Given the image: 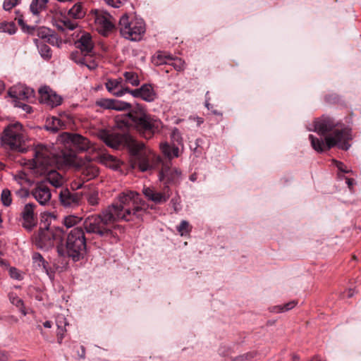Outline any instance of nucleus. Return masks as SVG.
Listing matches in <instances>:
<instances>
[{
	"label": "nucleus",
	"mask_w": 361,
	"mask_h": 361,
	"mask_svg": "<svg viewBox=\"0 0 361 361\" xmlns=\"http://www.w3.org/2000/svg\"><path fill=\"white\" fill-rule=\"evenodd\" d=\"M9 275L12 279L18 281H20L23 279V276L20 271L16 267H11L9 269Z\"/></svg>",
	"instance_id": "obj_45"
},
{
	"label": "nucleus",
	"mask_w": 361,
	"mask_h": 361,
	"mask_svg": "<svg viewBox=\"0 0 361 361\" xmlns=\"http://www.w3.org/2000/svg\"><path fill=\"white\" fill-rule=\"evenodd\" d=\"M20 0H4L3 7L6 11H10L15 7Z\"/></svg>",
	"instance_id": "obj_48"
},
{
	"label": "nucleus",
	"mask_w": 361,
	"mask_h": 361,
	"mask_svg": "<svg viewBox=\"0 0 361 361\" xmlns=\"http://www.w3.org/2000/svg\"><path fill=\"white\" fill-rule=\"evenodd\" d=\"M47 3L48 0H32L30 6V11L34 16H39L45 10Z\"/></svg>",
	"instance_id": "obj_28"
},
{
	"label": "nucleus",
	"mask_w": 361,
	"mask_h": 361,
	"mask_svg": "<svg viewBox=\"0 0 361 361\" xmlns=\"http://www.w3.org/2000/svg\"><path fill=\"white\" fill-rule=\"evenodd\" d=\"M5 88L4 83L0 80V94L4 91Z\"/></svg>",
	"instance_id": "obj_61"
},
{
	"label": "nucleus",
	"mask_w": 361,
	"mask_h": 361,
	"mask_svg": "<svg viewBox=\"0 0 361 361\" xmlns=\"http://www.w3.org/2000/svg\"><path fill=\"white\" fill-rule=\"evenodd\" d=\"M171 204L175 212H178L181 210L180 199L179 197H174L171 200Z\"/></svg>",
	"instance_id": "obj_47"
},
{
	"label": "nucleus",
	"mask_w": 361,
	"mask_h": 361,
	"mask_svg": "<svg viewBox=\"0 0 361 361\" xmlns=\"http://www.w3.org/2000/svg\"><path fill=\"white\" fill-rule=\"evenodd\" d=\"M68 142L78 152L87 151L90 148V142L79 134L66 133Z\"/></svg>",
	"instance_id": "obj_20"
},
{
	"label": "nucleus",
	"mask_w": 361,
	"mask_h": 361,
	"mask_svg": "<svg viewBox=\"0 0 361 361\" xmlns=\"http://www.w3.org/2000/svg\"><path fill=\"white\" fill-rule=\"evenodd\" d=\"M122 78L109 79L105 83V87L108 92L115 97H123L126 93H128L129 88L123 87Z\"/></svg>",
	"instance_id": "obj_22"
},
{
	"label": "nucleus",
	"mask_w": 361,
	"mask_h": 361,
	"mask_svg": "<svg viewBox=\"0 0 361 361\" xmlns=\"http://www.w3.org/2000/svg\"><path fill=\"white\" fill-rule=\"evenodd\" d=\"M78 24H56L57 28L59 30H61L62 32L66 31V30H73L76 28V25Z\"/></svg>",
	"instance_id": "obj_50"
},
{
	"label": "nucleus",
	"mask_w": 361,
	"mask_h": 361,
	"mask_svg": "<svg viewBox=\"0 0 361 361\" xmlns=\"http://www.w3.org/2000/svg\"><path fill=\"white\" fill-rule=\"evenodd\" d=\"M60 256L71 257L74 262L79 261L86 252V238L83 229L75 227L68 233L65 246H57Z\"/></svg>",
	"instance_id": "obj_7"
},
{
	"label": "nucleus",
	"mask_w": 361,
	"mask_h": 361,
	"mask_svg": "<svg viewBox=\"0 0 361 361\" xmlns=\"http://www.w3.org/2000/svg\"><path fill=\"white\" fill-rule=\"evenodd\" d=\"M43 326L45 328L49 329L52 326V323L50 321H46L43 323Z\"/></svg>",
	"instance_id": "obj_58"
},
{
	"label": "nucleus",
	"mask_w": 361,
	"mask_h": 361,
	"mask_svg": "<svg viewBox=\"0 0 361 361\" xmlns=\"http://www.w3.org/2000/svg\"><path fill=\"white\" fill-rule=\"evenodd\" d=\"M1 201L4 206L9 207L12 203V195L10 190L5 188L1 191Z\"/></svg>",
	"instance_id": "obj_38"
},
{
	"label": "nucleus",
	"mask_w": 361,
	"mask_h": 361,
	"mask_svg": "<svg viewBox=\"0 0 361 361\" xmlns=\"http://www.w3.org/2000/svg\"><path fill=\"white\" fill-rule=\"evenodd\" d=\"M35 42L41 56L44 59H49L51 57V51L50 47L44 43L37 44V39H35Z\"/></svg>",
	"instance_id": "obj_33"
},
{
	"label": "nucleus",
	"mask_w": 361,
	"mask_h": 361,
	"mask_svg": "<svg viewBox=\"0 0 361 361\" xmlns=\"http://www.w3.org/2000/svg\"><path fill=\"white\" fill-rule=\"evenodd\" d=\"M127 0H108L107 3L109 5L111 6L112 7L119 8L122 5H123V4Z\"/></svg>",
	"instance_id": "obj_52"
},
{
	"label": "nucleus",
	"mask_w": 361,
	"mask_h": 361,
	"mask_svg": "<svg viewBox=\"0 0 361 361\" xmlns=\"http://www.w3.org/2000/svg\"><path fill=\"white\" fill-rule=\"evenodd\" d=\"M63 126L61 121L58 118H53L52 119V125L50 124L47 126V129L51 132L56 133L60 130V128Z\"/></svg>",
	"instance_id": "obj_42"
},
{
	"label": "nucleus",
	"mask_w": 361,
	"mask_h": 361,
	"mask_svg": "<svg viewBox=\"0 0 361 361\" xmlns=\"http://www.w3.org/2000/svg\"><path fill=\"white\" fill-rule=\"evenodd\" d=\"M179 153V149L178 147L172 146L171 150V159L174 157H178Z\"/></svg>",
	"instance_id": "obj_56"
},
{
	"label": "nucleus",
	"mask_w": 361,
	"mask_h": 361,
	"mask_svg": "<svg viewBox=\"0 0 361 361\" xmlns=\"http://www.w3.org/2000/svg\"><path fill=\"white\" fill-rule=\"evenodd\" d=\"M299 360H300V357L298 355H296V354L292 355V360L293 361H299Z\"/></svg>",
	"instance_id": "obj_60"
},
{
	"label": "nucleus",
	"mask_w": 361,
	"mask_h": 361,
	"mask_svg": "<svg viewBox=\"0 0 361 361\" xmlns=\"http://www.w3.org/2000/svg\"><path fill=\"white\" fill-rule=\"evenodd\" d=\"M147 203L140 197V195L133 190H126L121 192L116 201L108 207L114 209L112 214H116L117 221H126L140 218L147 209Z\"/></svg>",
	"instance_id": "obj_4"
},
{
	"label": "nucleus",
	"mask_w": 361,
	"mask_h": 361,
	"mask_svg": "<svg viewBox=\"0 0 361 361\" xmlns=\"http://www.w3.org/2000/svg\"><path fill=\"white\" fill-rule=\"evenodd\" d=\"M194 119L197 121L198 126H200V124H202L203 123V119L202 118L196 117V118H194Z\"/></svg>",
	"instance_id": "obj_59"
},
{
	"label": "nucleus",
	"mask_w": 361,
	"mask_h": 361,
	"mask_svg": "<svg viewBox=\"0 0 361 361\" xmlns=\"http://www.w3.org/2000/svg\"><path fill=\"white\" fill-rule=\"evenodd\" d=\"M68 16L74 19H80L85 15V11L82 4L78 3L73 6L68 11Z\"/></svg>",
	"instance_id": "obj_30"
},
{
	"label": "nucleus",
	"mask_w": 361,
	"mask_h": 361,
	"mask_svg": "<svg viewBox=\"0 0 361 361\" xmlns=\"http://www.w3.org/2000/svg\"><path fill=\"white\" fill-rule=\"evenodd\" d=\"M121 35L131 41H139L146 31L145 24H119Z\"/></svg>",
	"instance_id": "obj_10"
},
{
	"label": "nucleus",
	"mask_w": 361,
	"mask_h": 361,
	"mask_svg": "<svg viewBox=\"0 0 361 361\" xmlns=\"http://www.w3.org/2000/svg\"><path fill=\"white\" fill-rule=\"evenodd\" d=\"M182 178V172L177 168H172L164 164L159 172V179L166 180L167 183L176 184L180 181Z\"/></svg>",
	"instance_id": "obj_19"
},
{
	"label": "nucleus",
	"mask_w": 361,
	"mask_h": 361,
	"mask_svg": "<svg viewBox=\"0 0 361 361\" xmlns=\"http://www.w3.org/2000/svg\"><path fill=\"white\" fill-rule=\"evenodd\" d=\"M26 135L25 129L19 122L8 125L1 136V146L6 149L18 152L26 150Z\"/></svg>",
	"instance_id": "obj_8"
},
{
	"label": "nucleus",
	"mask_w": 361,
	"mask_h": 361,
	"mask_svg": "<svg viewBox=\"0 0 361 361\" xmlns=\"http://www.w3.org/2000/svg\"><path fill=\"white\" fill-rule=\"evenodd\" d=\"M56 324L57 326V340L58 343L61 344L64 338L66 331V326L68 325V323L64 315L58 314L56 317Z\"/></svg>",
	"instance_id": "obj_25"
},
{
	"label": "nucleus",
	"mask_w": 361,
	"mask_h": 361,
	"mask_svg": "<svg viewBox=\"0 0 361 361\" xmlns=\"http://www.w3.org/2000/svg\"><path fill=\"white\" fill-rule=\"evenodd\" d=\"M129 149L135 157V166L142 172L152 170L161 161V158L147 148L142 142L133 140L129 145Z\"/></svg>",
	"instance_id": "obj_9"
},
{
	"label": "nucleus",
	"mask_w": 361,
	"mask_h": 361,
	"mask_svg": "<svg viewBox=\"0 0 361 361\" xmlns=\"http://www.w3.org/2000/svg\"><path fill=\"white\" fill-rule=\"evenodd\" d=\"M123 140V137L120 135L111 133L106 137L104 141L108 146L117 149L121 145Z\"/></svg>",
	"instance_id": "obj_29"
},
{
	"label": "nucleus",
	"mask_w": 361,
	"mask_h": 361,
	"mask_svg": "<svg viewBox=\"0 0 361 361\" xmlns=\"http://www.w3.org/2000/svg\"><path fill=\"white\" fill-rule=\"evenodd\" d=\"M39 101L51 108L61 104L62 98L47 86L42 87L39 90Z\"/></svg>",
	"instance_id": "obj_14"
},
{
	"label": "nucleus",
	"mask_w": 361,
	"mask_h": 361,
	"mask_svg": "<svg viewBox=\"0 0 361 361\" xmlns=\"http://www.w3.org/2000/svg\"><path fill=\"white\" fill-rule=\"evenodd\" d=\"M87 202L90 205L95 206L99 204V197L97 192H92L87 197Z\"/></svg>",
	"instance_id": "obj_49"
},
{
	"label": "nucleus",
	"mask_w": 361,
	"mask_h": 361,
	"mask_svg": "<svg viewBox=\"0 0 361 361\" xmlns=\"http://www.w3.org/2000/svg\"><path fill=\"white\" fill-rule=\"evenodd\" d=\"M32 169L39 175L45 176L46 180L54 187L61 188L66 178L57 171L49 169L59 164L74 165L76 156L73 152L61 151L57 153L53 145L37 144L33 149Z\"/></svg>",
	"instance_id": "obj_1"
},
{
	"label": "nucleus",
	"mask_w": 361,
	"mask_h": 361,
	"mask_svg": "<svg viewBox=\"0 0 361 361\" xmlns=\"http://www.w3.org/2000/svg\"><path fill=\"white\" fill-rule=\"evenodd\" d=\"M15 180L21 186L29 185L30 180L27 174L24 172L19 171L14 176Z\"/></svg>",
	"instance_id": "obj_39"
},
{
	"label": "nucleus",
	"mask_w": 361,
	"mask_h": 361,
	"mask_svg": "<svg viewBox=\"0 0 361 361\" xmlns=\"http://www.w3.org/2000/svg\"><path fill=\"white\" fill-rule=\"evenodd\" d=\"M162 57H163V56L161 54H158V56H157L158 59L160 60V63H168L167 61H162Z\"/></svg>",
	"instance_id": "obj_62"
},
{
	"label": "nucleus",
	"mask_w": 361,
	"mask_h": 361,
	"mask_svg": "<svg viewBox=\"0 0 361 361\" xmlns=\"http://www.w3.org/2000/svg\"><path fill=\"white\" fill-rule=\"evenodd\" d=\"M99 170L97 167L92 164H88L81 169V176L84 180L88 181L97 176Z\"/></svg>",
	"instance_id": "obj_26"
},
{
	"label": "nucleus",
	"mask_w": 361,
	"mask_h": 361,
	"mask_svg": "<svg viewBox=\"0 0 361 361\" xmlns=\"http://www.w3.org/2000/svg\"><path fill=\"white\" fill-rule=\"evenodd\" d=\"M92 15L94 18V23H112V16L104 10H92Z\"/></svg>",
	"instance_id": "obj_27"
},
{
	"label": "nucleus",
	"mask_w": 361,
	"mask_h": 361,
	"mask_svg": "<svg viewBox=\"0 0 361 361\" xmlns=\"http://www.w3.org/2000/svg\"><path fill=\"white\" fill-rule=\"evenodd\" d=\"M9 300L11 302L16 305L19 308L20 312L22 313L23 316L27 314V312L25 311L23 301L21 298H20L16 293H11L8 295Z\"/></svg>",
	"instance_id": "obj_31"
},
{
	"label": "nucleus",
	"mask_w": 361,
	"mask_h": 361,
	"mask_svg": "<svg viewBox=\"0 0 361 361\" xmlns=\"http://www.w3.org/2000/svg\"><path fill=\"white\" fill-rule=\"evenodd\" d=\"M116 122L118 128H132L146 140L153 138L164 127L158 117L143 110H131L128 114L119 115L116 117Z\"/></svg>",
	"instance_id": "obj_3"
},
{
	"label": "nucleus",
	"mask_w": 361,
	"mask_h": 361,
	"mask_svg": "<svg viewBox=\"0 0 361 361\" xmlns=\"http://www.w3.org/2000/svg\"><path fill=\"white\" fill-rule=\"evenodd\" d=\"M32 266L37 271L45 273L51 278L49 263L39 252H34L32 255Z\"/></svg>",
	"instance_id": "obj_23"
},
{
	"label": "nucleus",
	"mask_w": 361,
	"mask_h": 361,
	"mask_svg": "<svg viewBox=\"0 0 361 361\" xmlns=\"http://www.w3.org/2000/svg\"><path fill=\"white\" fill-rule=\"evenodd\" d=\"M335 163H336V167L338 168V169L343 172V173H348L350 172H352L351 170H349L348 169L347 166H345V164L341 161H334Z\"/></svg>",
	"instance_id": "obj_51"
},
{
	"label": "nucleus",
	"mask_w": 361,
	"mask_h": 361,
	"mask_svg": "<svg viewBox=\"0 0 361 361\" xmlns=\"http://www.w3.org/2000/svg\"><path fill=\"white\" fill-rule=\"evenodd\" d=\"M81 195L78 192H72L68 188H62L59 193V201L65 208H74L80 204Z\"/></svg>",
	"instance_id": "obj_16"
},
{
	"label": "nucleus",
	"mask_w": 361,
	"mask_h": 361,
	"mask_svg": "<svg viewBox=\"0 0 361 361\" xmlns=\"http://www.w3.org/2000/svg\"><path fill=\"white\" fill-rule=\"evenodd\" d=\"M22 186V188L16 191V195L20 197H25L28 196V190Z\"/></svg>",
	"instance_id": "obj_54"
},
{
	"label": "nucleus",
	"mask_w": 361,
	"mask_h": 361,
	"mask_svg": "<svg viewBox=\"0 0 361 361\" xmlns=\"http://www.w3.org/2000/svg\"><path fill=\"white\" fill-rule=\"evenodd\" d=\"M190 224L185 220H183L177 226V231L182 236L188 234L190 232Z\"/></svg>",
	"instance_id": "obj_41"
},
{
	"label": "nucleus",
	"mask_w": 361,
	"mask_h": 361,
	"mask_svg": "<svg viewBox=\"0 0 361 361\" xmlns=\"http://www.w3.org/2000/svg\"><path fill=\"white\" fill-rule=\"evenodd\" d=\"M160 149L166 157L170 159H171L172 146L169 145L167 142H164L160 145Z\"/></svg>",
	"instance_id": "obj_44"
},
{
	"label": "nucleus",
	"mask_w": 361,
	"mask_h": 361,
	"mask_svg": "<svg viewBox=\"0 0 361 361\" xmlns=\"http://www.w3.org/2000/svg\"><path fill=\"white\" fill-rule=\"evenodd\" d=\"M82 218L75 215H68L63 219V224L67 228H71L79 224Z\"/></svg>",
	"instance_id": "obj_35"
},
{
	"label": "nucleus",
	"mask_w": 361,
	"mask_h": 361,
	"mask_svg": "<svg viewBox=\"0 0 361 361\" xmlns=\"http://www.w3.org/2000/svg\"><path fill=\"white\" fill-rule=\"evenodd\" d=\"M45 228H40L39 233V240L44 246H51L54 245V240L56 235L54 233L51 228L44 226Z\"/></svg>",
	"instance_id": "obj_24"
},
{
	"label": "nucleus",
	"mask_w": 361,
	"mask_h": 361,
	"mask_svg": "<svg viewBox=\"0 0 361 361\" xmlns=\"http://www.w3.org/2000/svg\"><path fill=\"white\" fill-rule=\"evenodd\" d=\"M165 58L169 59L172 61L171 63L169 62L177 71H182L185 69V62L180 58H172L171 56H164Z\"/></svg>",
	"instance_id": "obj_37"
},
{
	"label": "nucleus",
	"mask_w": 361,
	"mask_h": 361,
	"mask_svg": "<svg viewBox=\"0 0 361 361\" xmlns=\"http://www.w3.org/2000/svg\"><path fill=\"white\" fill-rule=\"evenodd\" d=\"M171 139L176 142L178 144H180L182 142V137L181 134L179 131V130L177 128H174L172 130L171 135Z\"/></svg>",
	"instance_id": "obj_46"
},
{
	"label": "nucleus",
	"mask_w": 361,
	"mask_h": 361,
	"mask_svg": "<svg viewBox=\"0 0 361 361\" xmlns=\"http://www.w3.org/2000/svg\"><path fill=\"white\" fill-rule=\"evenodd\" d=\"M314 131L321 135L327 134L324 140L312 134L309 135L311 145L317 152H322L325 149H329L334 147L343 150H348L350 147L349 141L353 139L351 129L336 122L331 117L323 116L316 119Z\"/></svg>",
	"instance_id": "obj_2"
},
{
	"label": "nucleus",
	"mask_w": 361,
	"mask_h": 361,
	"mask_svg": "<svg viewBox=\"0 0 361 361\" xmlns=\"http://www.w3.org/2000/svg\"><path fill=\"white\" fill-rule=\"evenodd\" d=\"M114 210L113 207H106L101 214L87 217L83 222L86 232L104 238H114V240H118L112 230L115 228L114 224L118 221L116 219L118 216L111 213Z\"/></svg>",
	"instance_id": "obj_5"
},
{
	"label": "nucleus",
	"mask_w": 361,
	"mask_h": 361,
	"mask_svg": "<svg viewBox=\"0 0 361 361\" xmlns=\"http://www.w3.org/2000/svg\"><path fill=\"white\" fill-rule=\"evenodd\" d=\"M346 184L349 189L351 190L353 185H354V180L353 178H346Z\"/></svg>",
	"instance_id": "obj_57"
},
{
	"label": "nucleus",
	"mask_w": 361,
	"mask_h": 361,
	"mask_svg": "<svg viewBox=\"0 0 361 361\" xmlns=\"http://www.w3.org/2000/svg\"><path fill=\"white\" fill-rule=\"evenodd\" d=\"M96 29L102 35L108 36L116 29V24H99Z\"/></svg>",
	"instance_id": "obj_36"
},
{
	"label": "nucleus",
	"mask_w": 361,
	"mask_h": 361,
	"mask_svg": "<svg viewBox=\"0 0 361 361\" xmlns=\"http://www.w3.org/2000/svg\"><path fill=\"white\" fill-rule=\"evenodd\" d=\"M33 89L22 84H18L10 88L8 94L16 101L27 100L32 101L34 97Z\"/></svg>",
	"instance_id": "obj_15"
},
{
	"label": "nucleus",
	"mask_w": 361,
	"mask_h": 361,
	"mask_svg": "<svg viewBox=\"0 0 361 361\" xmlns=\"http://www.w3.org/2000/svg\"><path fill=\"white\" fill-rule=\"evenodd\" d=\"M142 193L148 200L154 202L156 204L166 202L171 194V190L168 186L165 187L161 192L157 191L152 187H144Z\"/></svg>",
	"instance_id": "obj_13"
},
{
	"label": "nucleus",
	"mask_w": 361,
	"mask_h": 361,
	"mask_svg": "<svg viewBox=\"0 0 361 361\" xmlns=\"http://www.w3.org/2000/svg\"><path fill=\"white\" fill-rule=\"evenodd\" d=\"M128 93L135 98H140L147 102H152L157 98V94L152 85L147 83L142 85L140 88L129 89Z\"/></svg>",
	"instance_id": "obj_18"
},
{
	"label": "nucleus",
	"mask_w": 361,
	"mask_h": 361,
	"mask_svg": "<svg viewBox=\"0 0 361 361\" xmlns=\"http://www.w3.org/2000/svg\"><path fill=\"white\" fill-rule=\"evenodd\" d=\"M11 319L15 323H17L18 322V319L16 317H13V316L11 317Z\"/></svg>",
	"instance_id": "obj_64"
},
{
	"label": "nucleus",
	"mask_w": 361,
	"mask_h": 361,
	"mask_svg": "<svg viewBox=\"0 0 361 361\" xmlns=\"http://www.w3.org/2000/svg\"><path fill=\"white\" fill-rule=\"evenodd\" d=\"M32 195L41 205H46L51 197L50 189L42 183L36 185L32 190Z\"/></svg>",
	"instance_id": "obj_21"
},
{
	"label": "nucleus",
	"mask_w": 361,
	"mask_h": 361,
	"mask_svg": "<svg viewBox=\"0 0 361 361\" xmlns=\"http://www.w3.org/2000/svg\"><path fill=\"white\" fill-rule=\"evenodd\" d=\"M298 304V302L295 300H292L283 305H276L270 308V311L274 313H280V312H285L287 311H289L294 308L296 305Z\"/></svg>",
	"instance_id": "obj_32"
},
{
	"label": "nucleus",
	"mask_w": 361,
	"mask_h": 361,
	"mask_svg": "<svg viewBox=\"0 0 361 361\" xmlns=\"http://www.w3.org/2000/svg\"><path fill=\"white\" fill-rule=\"evenodd\" d=\"M126 81L133 86L137 87L140 85L139 77L137 73L132 71H126L123 73Z\"/></svg>",
	"instance_id": "obj_34"
},
{
	"label": "nucleus",
	"mask_w": 361,
	"mask_h": 361,
	"mask_svg": "<svg viewBox=\"0 0 361 361\" xmlns=\"http://www.w3.org/2000/svg\"><path fill=\"white\" fill-rule=\"evenodd\" d=\"M128 16H127L126 14H124V15L121 17V20H120L119 23H121V21H122V20H128Z\"/></svg>",
	"instance_id": "obj_63"
},
{
	"label": "nucleus",
	"mask_w": 361,
	"mask_h": 361,
	"mask_svg": "<svg viewBox=\"0 0 361 361\" xmlns=\"http://www.w3.org/2000/svg\"><path fill=\"white\" fill-rule=\"evenodd\" d=\"M16 24H0V32L13 35L17 30Z\"/></svg>",
	"instance_id": "obj_40"
},
{
	"label": "nucleus",
	"mask_w": 361,
	"mask_h": 361,
	"mask_svg": "<svg viewBox=\"0 0 361 361\" xmlns=\"http://www.w3.org/2000/svg\"><path fill=\"white\" fill-rule=\"evenodd\" d=\"M75 46L80 51L71 53V59L81 66H86L89 70H94L97 67L94 56H95L94 43L89 32H82L75 42Z\"/></svg>",
	"instance_id": "obj_6"
},
{
	"label": "nucleus",
	"mask_w": 361,
	"mask_h": 361,
	"mask_svg": "<svg viewBox=\"0 0 361 361\" xmlns=\"http://www.w3.org/2000/svg\"><path fill=\"white\" fill-rule=\"evenodd\" d=\"M35 208L36 204L35 203H27L20 212L22 226L27 231H31L37 226V214L35 212Z\"/></svg>",
	"instance_id": "obj_12"
},
{
	"label": "nucleus",
	"mask_w": 361,
	"mask_h": 361,
	"mask_svg": "<svg viewBox=\"0 0 361 361\" xmlns=\"http://www.w3.org/2000/svg\"><path fill=\"white\" fill-rule=\"evenodd\" d=\"M8 360V353L6 351L0 350V361H7Z\"/></svg>",
	"instance_id": "obj_55"
},
{
	"label": "nucleus",
	"mask_w": 361,
	"mask_h": 361,
	"mask_svg": "<svg viewBox=\"0 0 361 361\" xmlns=\"http://www.w3.org/2000/svg\"><path fill=\"white\" fill-rule=\"evenodd\" d=\"M255 355V352H248L233 357L231 361H248L254 358Z\"/></svg>",
	"instance_id": "obj_43"
},
{
	"label": "nucleus",
	"mask_w": 361,
	"mask_h": 361,
	"mask_svg": "<svg viewBox=\"0 0 361 361\" xmlns=\"http://www.w3.org/2000/svg\"><path fill=\"white\" fill-rule=\"evenodd\" d=\"M21 26V30L24 32H27L31 35H36L42 39H46L50 44H54L57 42V37L54 31L51 29L42 26L36 27L35 26H30L27 24H19Z\"/></svg>",
	"instance_id": "obj_11"
},
{
	"label": "nucleus",
	"mask_w": 361,
	"mask_h": 361,
	"mask_svg": "<svg viewBox=\"0 0 361 361\" xmlns=\"http://www.w3.org/2000/svg\"><path fill=\"white\" fill-rule=\"evenodd\" d=\"M96 105L104 109H112L116 111L130 110L131 104L114 99L102 98L96 101Z\"/></svg>",
	"instance_id": "obj_17"
},
{
	"label": "nucleus",
	"mask_w": 361,
	"mask_h": 361,
	"mask_svg": "<svg viewBox=\"0 0 361 361\" xmlns=\"http://www.w3.org/2000/svg\"><path fill=\"white\" fill-rule=\"evenodd\" d=\"M15 105L16 106L21 108L23 110H24L27 113H30L32 111V107L30 105L23 104L20 101H16Z\"/></svg>",
	"instance_id": "obj_53"
}]
</instances>
